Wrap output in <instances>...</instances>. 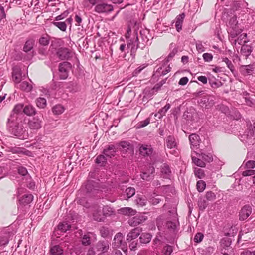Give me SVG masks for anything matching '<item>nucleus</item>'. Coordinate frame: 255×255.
<instances>
[{
	"label": "nucleus",
	"instance_id": "f257e3e1",
	"mask_svg": "<svg viewBox=\"0 0 255 255\" xmlns=\"http://www.w3.org/2000/svg\"><path fill=\"white\" fill-rule=\"evenodd\" d=\"M23 125V122L17 114L11 113L7 119L6 128L12 135L20 139H27L28 135Z\"/></svg>",
	"mask_w": 255,
	"mask_h": 255
},
{
	"label": "nucleus",
	"instance_id": "f03ea898",
	"mask_svg": "<svg viewBox=\"0 0 255 255\" xmlns=\"http://www.w3.org/2000/svg\"><path fill=\"white\" fill-rule=\"evenodd\" d=\"M228 26L230 29H229V33L231 38H235L242 31V29L239 27L237 17L235 16H233L230 19Z\"/></svg>",
	"mask_w": 255,
	"mask_h": 255
},
{
	"label": "nucleus",
	"instance_id": "7ed1b4c3",
	"mask_svg": "<svg viewBox=\"0 0 255 255\" xmlns=\"http://www.w3.org/2000/svg\"><path fill=\"white\" fill-rule=\"evenodd\" d=\"M255 133V122L248 127L247 130L241 136V140L245 143H251Z\"/></svg>",
	"mask_w": 255,
	"mask_h": 255
},
{
	"label": "nucleus",
	"instance_id": "20e7f679",
	"mask_svg": "<svg viewBox=\"0 0 255 255\" xmlns=\"http://www.w3.org/2000/svg\"><path fill=\"white\" fill-rule=\"evenodd\" d=\"M139 39L137 32L135 33L134 37L128 40L127 44L128 49L130 50V55L134 56L137 49L140 47Z\"/></svg>",
	"mask_w": 255,
	"mask_h": 255
},
{
	"label": "nucleus",
	"instance_id": "39448f33",
	"mask_svg": "<svg viewBox=\"0 0 255 255\" xmlns=\"http://www.w3.org/2000/svg\"><path fill=\"white\" fill-rule=\"evenodd\" d=\"M98 183L94 181H88L85 185L86 194L87 196H94L98 193Z\"/></svg>",
	"mask_w": 255,
	"mask_h": 255
},
{
	"label": "nucleus",
	"instance_id": "423d86ee",
	"mask_svg": "<svg viewBox=\"0 0 255 255\" xmlns=\"http://www.w3.org/2000/svg\"><path fill=\"white\" fill-rule=\"evenodd\" d=\"M200 105L206 109H209L215 104L214 98L213 96L206 95L200 98L198 101Z\"/></svg>",
	"mask_w": 255,
	"mask_h": 255
},
{
	"label": "nucleus",
	"instance_id": "0eeeda50",
	"mask_svg": "<svg viewBox=\"0 0 255 255\" xmlns=\"http://www.w3.org/2000/svg\"><path fill=\"white\" fill-rule=\"evenodd\" d=\"M71 67V64L68 62H63L59 64V72L60 79H66L68 77L69 69Z\"/></svg>",
	"mask_w": 255,
	"mask_h": 255
},
{
	"label": "nucleus",
	"instance_id": "6e6552de",
	"mask_svg": "<svg viewBox=\"0 0 255 255\" xmlns=\"http://www.w3.org/2000/svg\"><path fill=\"white\" fill-rule=\"evenodd\" d=\"M27 125L31 130H37L42 127V121L38 116H35L29 119Z\"/></svg>",
	"mask_w": 255,
	"mask_h": 255
},
{
	"label": "nucleus",
	"instance_id": "1a4fd4ad",
	"mask_svg": "<svg viewBox=\"0 0 255 255\" xmlns=\"http://www.w3.org/2000/svg\"><path fill=\"white\" fill-rule=\"evenodd\" d=\"M56 55L61 60H67L71 57V51L67 48L61 47L57 50Z\"/></svg>",
	"mask_w": 255,
	"mask_h": 255
},
{
	"label": "nucleus",
	"instance_id": "9d476101",
	"mask_svg": "<svg viewBox=\"0 0 255 255\" xmlns=\"http://www.w3.org/2000/svg\"><path fill=\"white\" fill-rule=\"evenodd\" d=\"M113 10V7L112 5L103 2L99 3L95 7V11L99 13L110 12Z\"/></svg>",
	"mask_w": 255,
	"mask_h": 255
},
{
	"label": "nucleus",
	"instance_id": "9b49d317",
	"mask_svg": "<svg viewBox=\"0 0 255 255\" xmlns=\"http://www.w3.org/2000/svg\"><path fill=\"white\" fill-rule=\"evenodd\" d=\"M154 172V167L149 165L147 169L140 174L141 178L144 180L150 181L153 179Z\"/></svg>",
	"mask_w": 255,
	"mask_h": 255
},
{
	"label": "nucleus",
	"instance_id": "f8f14e48",
	"mask_svg": "<svg viewBox=\"0 0 255 255\" xmlns=\"http://www.w3.org/2000/svg\"><path fill=\"white\" fill-rule=\"evenodd\" d=\"M119 146H120V150L123 153L132 154L133 153L134 150L132 145L128 141H121L119 143Z\"/></svg>",
	"mask_w": 255,
	"mask_h": 255
},
{
	"label": "nucleus",
	"instance_id": "ddd939ff",
	"mask_svg": "<svg viewBox=\"0 0 255 255\" xmlns=\"http://www.w3.org/2000/svg\"><path fill=\"white\" fill-rule=\"evenodd\" d=\"M190 146L192 150H194L199 148L200 138L198 135L194 133L189 136Z\"/></svg>",
	"mask_w": 255,
	"mask_h": 255
},
{
	"label": "nucleus",
	"instance_id": "4468645a",
	"mask_svg": "<svg viewBox=\"0 0 255 255\" xmlns=\"http://www.w3.org/2000/svg\"><path fill=\"white\" fill-rule=\"evenodd\" d=\"M93 217L94 220L98 222L104 221L105 218L99 205H95L93 207Z\"/></svg>",
	"mask_w": 255,
	"mask_h": 255
},
{
	"label": "nucleus",
	"instance_id": "2eb2a0df",
	"mask_svg": "<svg viewBox=\"0 0 255 255\" xmlns=\"http://www.w3.org/2000/svg\"><path fill=\"white\" fill-rule=\"evenodd\" d=\"M168 61H166L161 66L157 68L155 71V74L157 75V76H162L168 72H169L171 70V68L169 65H167Z\"/></svg>",
	"mask_w": 255,
	"mask_h": 255
},
{
	"label": "nucleus",
	"instance_id": "dca6fc26",
	"mask_svg": "<svg viewBox=\"0 0 255 255\" xmlns=\"http://www.w3.org/2000/svg\"><path fill=\"white\" fill-rule=\"evenodd\" d=\"M124 235L122 233L119 232L117 233L113 239L112 245L113 248H118L122 246H124V242H123Z\"/></svg>",
	"mask_w": 255,
	"mask_h": 255
},
{
	"label": "nucleus",
	"instance_id": "f3484780",
	"mask_svg": "<svg viewBox=\"0 0 255 255\" xmlns=\"http://www.w3.org/2000/svg\"><path fill=\"white\" fill-rule=\"evenodd\" d=\"M252 208L249 205L244 206L239 213V219L240 220H246L251 214Z\"/></svg>",
	"mask_w": 255,
	"mask_h": 255
},
{
	"label": "nucleus",
	"instance_id": "a211bd4d",
	"mask_svg": "<svg viewBox=\"0 0 255 255\" xmlns=\"http://www.w3.org/2000/svg\"><path fill=\"white\" fill-rule=\"evenodd\" d=\"M97 251L106 253L109 249V243L107 241H99L95 245Z\"/></svg>",
	"mask_w": 255,
	"mask_h": 255
},
{
	"label": "nucleus",
	"instance_id": "6ab92c4d",
	"mask_svg": "<svg viewBox=\"0 0 255 255\" xmlns=\"http://www.w3.org/2000/svg\"><path fill=\"white\" fill-rule=\"evenodd\" d=\"M12 78L15 83H20L22 78L21 70L19 66H14L12 69Z\"/></svg>",
	"mask_w": 255,
	"mask_h": 255
},
{
	"label": "nucleus",
	"instance_id": "aec40b11",
	"mask_svg": "<svg viewBox=\"0 0 255 255\" xmlns=\"http://www.w3.org/2000/svg\"><path fill=\"white\" fill-rule=\"evenodd\" d=\"M140 154L143 156H149L153 152V149L150 145H142L139 147Z\"/></svg>",
	"mask_w": 255,
	"mask_h": 255
},
{
	"label": "nucleus",
	"instance_id": "412c9836",
	"mask_svg": "<svg viewBox=\"0 0 255 255\" xmlns=\"http://www.w3.org/2000/svg\"><path fill=\"white\" fill-rule=\"evenodd\" d=\"M49 255H65L63 249L59 245H54L50 247Z\"/></svg>",
	"mask_w": 255,
	"mask_h": 255
},
{
	"label": "nucleus",
	"instance_id": "4be33fe9",
	"mask_svg": "<svg viewBox=\"0 0 255 255\" xmlns=\"http://www.w3.org/2000/svg\"><path fill=\"white\" fill-rule=\"evenodd\" d=\"M145 220V219L143 216L137 215L128 220L129 224L131 226H136L142 223Z\"/></svg>",
	"mask_w": 255,
	"mask_h": 255
},
{
	"label": "nucleus",
	"instance_id": "5701e85b",
	"mask_svg": "<svg viewBox=\"0 0 255 255\" xmlns=\"http://www.w3.org/2000/svg\"><path fill=\"white\" fill-rule=\"evenodd\" d=\"M161 172L162 177L164 178L170 179L171 176V171L169 166L164 163L161 167Z\"/></svg>",
	"mask_w": 255,
	"mask_h": 255
},
{
	"label": "nucleus",
	"instance_id": "b1692460",
	"mask_svg": "<svg viewBox=\"0 0 255 255\" xmlns=\"http://www.w3.org/2000/svg\"><path fill=\"white\" fill-rule=\"evenodd\" d=\"M141 230L139 228H135L132 230L127 236V240L131 241V240L136 238L140 234Z\"/></svg>",
	"mask_w": 255,
	"mask_h": 255
},
{
	"label": "nucleus",
	"instance_id": "393cba45",
	"mask_svg": "<svg viewBox=\"0 0 255 255\" xmlns=\"http://www.w3.org/2000/svg\"><path fill=\"white\" fill-rule=\"evenodd\" d=\"M185 17V14L184 13H182L177 15L176 17L175 27L178 32H180L182 30V24Z\"/></svg>",
	"mask_w": 255,
	"mask_h": 255
},
{
	"label": "nucleus",
	"instance_id": "a878e982",
	"mask_svg": "<svg viewBox=\"0 0 255 255\" xmlns=\"http://www.w3.org/2000/svg\"><path fill=\"white\" fill-rule=\"evenodd\" d=\"M116 148L114 145H109L108 147L105 148L103 153L107 157L111 158L116 154Z\"/></svg>",
	"mask_w": 255,
	"mask_h": 255
},
{
	"label": "nucleus",
	"instance_id": "bb28decb",
	"mask_svg": "<svg viewBox=\"0 0 255 255\" xmlns=\"http://www.w3.org/2000/svg\"><path fill=\"white\" fill-rule=\"evenodd\" d=\"M254 69L255 66L254 65H244L241 67V72L242 74L245 76L251 75Z\"/></svg>",
	"mask_w": 255,
	"mask_h": 255
},
{
	"label": "nucleus",
	"instance_id": "cd10ccee",
	"mask_svg": "<svg viewBox=\"0 0 255 255\" xmlns=\"http://www.w3.org/2000/svg\"><path fill=\"white\" fill-rule=\"evenodd\" d=\"M194 152L197 155H199V157L205 162H206L209 163L213 161V157L210 153L206 154L205 153L203 152L202 150H200L199 152H197L196 151Z\"/></svg>",
	"mask_w": 255,
	"mask_h": 255
},
{
	"label": "nucleus",
	"instance_id": "c85d7f7f",
	"mask_svg": "<svg viewBox=\"0 0 255 255\" xmlns=\"http://www.w3.org/2000/svg\"><path fill=\"white\" fill-rule=\"evenodd\" d=\"M33 200V196L31 194H25L19 199L20 204L23 205H27L30 203Z\"/></svg>",
	"mask_w": 255,
	"mask_h": 255
},
{
	"label": "nucleus",
	"instance_id": "c756f323",
	"mask_svg": "<svg viewBox=\"0 0 255 255\" xmlns=\"http://www.w3.org/2000/svg\"><path fill=\"white\" fill-rule=\"evenodd\" d=\"M34 43L35 40L31 38L27 40L24 45L23 50L26 53L30 51L33 49Z\"/></svg>",
	"mask_w": 255,
	"mask_h": 255
},
{
	"label": "nucleus",
	"instance_id": "7c9ffc66",
	"mask_svg": "<svg viewBox=\"0 0 255 255\" xmlns=\"http://www.w3.org/2000/svg\"><path fill=\"white\" fill-rule=\"evenodd\" d=\"M89 196H87V194H86L85 196L78 198L77 199V203L82 205L86 208H89L90 206V203L87 199V197Z\"/></svg>",
	"mask_w": 255,
	"mask_h": 255
},
{
	"label": "nucleus",
	"instance_id": "2f4dec72",
	"mask_svg": "<svg viewBox=\"0 0 255 255\" xmlns=\"http://www.w3.org/2000/svg\"><path fill=\"white\" fill-rule=\"evenodd\" d=\"M252 51V47L249 45L243 44L241 49V54L246 58L249 56Z\"/></svg>",
	"mask_w": 255,
	"mask_h": 255
},
{
	"label": "nucleus",
	"instance_id": "473e14b6",
	"mask_svg": "<svg viewBox=\"0 0 255 255\" xmlns=\"http://www.w3.org/2000/svg\"><path fill=\"white\" fill-rule=\"evenodd\" d=\"M209 83L213 89H217L223 85V83L214 77L209 79Z\"/></svg>",
	"mask_w": 255,
	"mask_h": 255
},
{
	"label": "nucleus",
	"instance_id": "72a5a7b5",
	"mask_svg": "<svg viewBox=\"0 0 255 255\" xmlns=\"http://www.w3.org/2000/svg\"><path fill=\"white\" fill-rule=\"evenodd\" d=\"M247 34L243 33L240 34L237 39L234 40V44L235 45L236 43H238L240 45H243L247 43Z\"/></svg>",
	"mask_w": 255,
	"mask_h": 255
},
{
	"label": "nucleus",
	"instance_id": "f704fd0d",
	"mask_svg": "<svg viewBox=\"0 0 255 255\" xmlns=\"http://www.w3.org/2000/svg\"><path fill=\"white\" fill-rule=\"evenodd\" d=\"M23 112L28 116H31L36 114V110L33 106L28 105L24 107Z\"/></svg>",
	"mask_w": 255,
	"mask_h": 255
},
{
	"label": "nucleus",
	"instance_id": "c9c22d12",
	"mask_svg": "<svg viewBox=\"0 0 255 255\" xmlns=\"http://www.w3.org/2000/svg\"><path fill=\"white\" fill-rule=\"evenodd\" d=\"M198 155V157H195L192 155V160L193 163H194L196 165L201 167H205L206 166L205 162L202 160V159L199 157V155Z\"/></svg>",
	"mask_w": 255,
	"mask_h": 255
},
{
	"label": "nucleus",
	"instance_id": "e433bc0d",
	"mask_svg": "<svg viewBox=\"0 0 255 255\" xmlns=\"http://www.w3.org/2000/svg\"><path fill=\"white\" fill-rule=\"evenodd\" d=\"M151 238L152 235L150 234L144 233L141 235L139 239L141 243L147 244L151 241Z\"/></svg>",
	"mask_w": 255,
	"mask_h": 255
},
{
	"label": "nucleus",
	"instance_id": "4c0bfd02",
	"mask_svg": "<svg viewBox=\"0 0 255 255\" xmlns=\"http://www.w3.org/2000/svg\"><path fill=\"white\" fill-rule=\"evenodd\" d=\"M170 108V105L169 104H167L163 108L160 109L157 113L155 114V116L158 117L159 119L161 118L163 116L165 115V113Z\"/></svg>",
	"mask_w": 255,
	"mask_h": 255
},
{
	"label": "nucleus",
	"instance_id": "58836bf2",
	"mask_svg": "<svg viewBox=\"0 0 255 255\" xmlns=\"http://www.w3.org/2000/svg\"><path fill=\"white\" fill-rule=\"evenodd\" d=\"M103 214L104 218L107 216H110L114 213V209L108 205L104 206L102 209Z\"/></svg>",
	"mask_w": 255,
	"mask_h": 255
},
{
	"label": "nucleus",
	"instance_id": "ea45409f",
	"mask_svg": "<svg viewBox=\"0 0 255 255\" xmlns=\"http://www.w3.org/2000/svg\"><path fill=\"white\" fill-rule=\"evenodd\" d=\"M20 88L24 91L29 92L32 89V86L27 81L22 82L19 85Z\"/></svg>",
	"mask_w": 255,
	"mask_h": 255
},
{
	"label": "nucleus",
	"instance_id": "a19ab883",
	"mask_svg": "<svg viewBox=\"0 0 255 255\" xmlns=\"http://www.w3.org/2000/svg\"><path fill=\"white\" fill-rule=\"evenodd\" d=\"M167 147L170 149L175 148L176 146V143L174 137L169 136L166 139Z\"/></svg>",
	"mask_w": 255,
	"mask_h": 255
},
{
	"label": "nucleus",
	"instance_id": "79ce46f5",
	"mask_svg": "<svg viewBox=\"0 0 255 255\" xmlns=\"http://www.w3.org/2000/svg\"><path fill=\"white\" fill-rule=\"evenodd\" d=\"M120 211L123 214L128 216L134 215L136 212L135 210L129 207L121 208Z\"/></svg>",
	"mask_w": 255,
	"mask_h": 255
},
{
	"label": "nucleus",
	"instance_id": "37998d69",
	"mask_svg": "<svg viewBox=\"0 0 255 255\" xmlns=\"http://www.w3.org/2000/svg\"><path fill=\"white\" fill-rule=\"evenodd\" d=\"M8 148V151L13 154H24L25 153V149L23 148L18 147H10Z\"/></svg>",
	"mask_w": 255,
	"mask_h": 255
},
{
	"label": "nucleus",
	"instance_id": "c03bdc74",
	"mask_svg": "<svg viewBox=\"0 0 255 255\" xmlns=\"http://www.w3.org/2000/svg\"><path fill=\"white\" fill-rule=\"evenodd\" d=\"M103 1V0H85L83 2V5L85 7H89L91 4L92 6L99 4Z\"/></svg>",
	"mask_w": 255,
	"mask_h": 255
},
{
	"label": "nucleus",
	"instance_id": "a18cd8bd",
	"mask_svg": "<svg viewBox=\"0 0 255 255\" xmlns=\"http://www.w3.org/2000/svg\"><path fill=\"white\" fill-rule=\"evenodd\" d=\"M71 228V225L66 222L60 223L58 226L59 230L62 232H66Z\"/></svg>",
	"mask_w": 255,
	"mask_h": 255
},
{
	"label": "nucleus",
	"instance_id": "49530a36",
	"mask_svg": "<svg viewBox=\"0 0 255 255\" xmlns=\"http://www.w3.org/2000/svg\"><path fill=\"white\" fill-rule=\"evenodd\" d=\"M36 105L40 108H44L47 105L46 100L44 98L39 97L36 100Z\"/></svg>",
	"mask_w": 255,
	"mask_h": 255
},
{
	"label": "nucleus",
	"instance_id": "de8ad7c7",
	"mask_svg": "<svg viewBox=\"0 0 255 255\" xmlns=\"http://www.w3.org/2000/svg\"><path fill=\"white\" fill-rule=\"evenodd\" d=\"M52 24L62 31L66 30L67 25L65 22H53Z\"/></svg>",
	"mask_w": 255,
	"mask_h": 255
},
{
	"label": "nucleus",
	"instance_id": "09e8293b",
	"mask_svg": "<svg viewBox=\"0 0 255 255\" xmlns=\"http://www.w3.org/2000/svg\"><path fill=\"white\" fill-rule=\"evenodd\" d=\"M64 111V107L61 105H56L52 108L53 113L55 115H60Z\"/></svg>",
	"mask_w": 255,
	"mask_h": 255
},
{
	"label": "nucleus",
	"instance_id": "8fccbe9b",
	"mask_svg": "<svg viewBox=\"0 0 255 255\" xmlns=\"http://www.w3.org/2000/svg\"><path fill=\"white\" fill-rule=\"evenodd\" d=\"M198 207L201 210H204L207 206V201L203 198H200L198 202Z\"/></svg>",
	"mask_w": 255,
	"mask_h": 255
},
{
	"label": "nucleus",
	"instance_id": "3c124183",
	"mask_svg": "<svg viewBox=\"0 0 255 255\" xmlns=\"http://www.w3.org/2000/svg\"><path fill=\"white\" fill-rule=\"evenodd\" d=\"M206 183L203 180H199L197 182L196 187L199 192H203L206 187Z\"/></svg>",
	"mask_w": 255,
	"mask_h": 255
},
{
	"label": "nucleus",
	"instance_id": "603ef678",
	"mask_svg": "<svg viewBox=\"0 0 255 255\" xmlns=\"http://www.w3.org/2000/svg\"><path fill=\"white\" fill-rule=\"evenodd\" d=\"M50 38L48 35L41 37L39 40V43L43 46H47L49 44Z\"/></svg>",
	"mask_w": 255,
	"mask_h": 255
},
{
	"label": "nucleus",
	"instance_id": "864d4df0",
	"mask_svg": "<svg viewBox=\"0 0 255 255\" xmlns=\"http://www.w3.org/2000/svg\"><path fill=\"white\" fill-rule=\"evenodd\" d=\"M125 195L128 198H129L133 196L135 193V189L132 187H128L125 191Z\"/></svg>",
	"mask_w": 255,
	"mask_h": 255
},
{
	"label": "nucleus",
	"instance_id": "5fc2aeb1",
	"mask_svg": "<svg viewBox=\"0 0 255 255\" xmlns=\"http://www.w3.org/2000/svg\"><path fill=\"white\" fill-rule=\"evenodd\" d=\"M194 174L196 177L200 179L203 178L205 176L203 170L200 168H195L194 169Z\"/></svg>",
	"mask_w": 255,
	"mask_h": 255
},
{
	"label": "nucleus",
	"instance_id": "6e6d98bb",
	"mask_svg": "<svg viewBox=\"0 0 255 255\" xmlns=\"http://www.w3.org/2000/svg\"><path fill=\"white\" fill-rule=\"evenodd\" d=\"M222 61L226 64L227 67L232 72L234 71V66L231 60H230L228 58L225 57L223 58Z\"/></svg>",
	"mask_w": 255,
	"mask_h": 255
},
{
	"label": "nucleus",
	"instance_id": "4d7b16f0",
	"mask_svg": "<svg viewBox=\"0 0 255 255\" xmlns=\"http://www.w3.org/2000/svg\"><path fill=\"white\" fill-rule=\"evenodd\" d=\"M100 233L102 237L103 238L107 237L110 234L108 228L106 227H102L100 229Z\"/></svg>",
	"mask_w": 255,
	"mask_h": 255
},
{
	"label": "nucleus",
	"instance_id": "13d9d810",
	"mask_svg": "<svg viewBox=\"0 0 255 255\" xmlns=\"http://www.w3.org/2000/svg\"><path fill=\"white\" fill-rule=\"evenodd\" d=\"M105 156V155H100L98 156L96 159V162L97 164H101L102 165H104L107 161V159Z\"/></svg>",
	"mask_w": 255,
	"mask_h": 255
},
{
	"label": "nucleus",
	"instance_id": "bf43d9fd",
	"mask_svg": "<svg viewBox=\"0 0 255 255\" xmlns=\"http://www.w3.org/2000/svg\"><path fill=\"white\" fill-rule=\"evenodd\" d=\"M147 33H148V31L146 30H142L140 31V37H141L143 42L144 43H143L144 45L145 43L146 44L149 41V39L146 35Z\"/></svg>",
	"mask_w": 255,
	"mask_h": 255
},
{
	"label": "nucleus",
	"instance_id": "052dcab7",
	"mask_svg": "<svg viewBox=\"0 0 255 255\" xmlns=\"http://www.w3.org/2000/svg\"><path fill=\"white\" fill-rule=\"evenodd\" d=\"M81 241L83 245H89L91 244L90 236L88 234L84 235L82 238Z\"/></svg>",
	"mask_w": 255,
	"mask_h": 255
},
{
	"label": "nucleus",
	"instance_id": "680f3d73",
	"mask_svg": "<svg viewBox=\"0 0 255 255\" xmlns=\"http://www.w3.org/2000/svg\"><path fill=\"white\" fill-rule=\"evenodd\" d=\"M150 119L149 118L139 122L137 125V128H140L148 125L150 123Z\"/></svg>",
	"mask_w": 255,
	"mask_h": 255
},
{
	"label": "nucleus",
	"instance_id": "e2e57ef3",
	"mask_svg": "<svg viewBox=\"0 0 255 255\" xmlns=\"http://www.w3.org/2000/svg\"><path fill=\"white\" fill-rule=\"evenodd\" d=\"M205 198L207 199V200L209 201H212L215 200L216 195L214 193H213L212 191H208L206 193Z\"/></svg>",
	"mask_w": 255,
	"mask_h": 255
},
{
	"label": "nucleus",
	"instance_id": "0e129e2a",
	"mask_svg": "<svg viewBox=\"0 0 255 255\" xmlns=\"http://www.w3.org/2000/svg\"><path fill=\"white\" fill-rule=\"evenodd\" d=\"M23 104H17L15 106L12 113H15L17 114L19 116L18 113L21 112L22 110L23 111Z\"/></svg>",
	"mask_w": 255,
	"mask_h": 255
},
{
	"label": "nucleus",
	"instance_id": "69168bd1",
	"mask_svg": "<svg viewBox=\"0 0 255 255\" xmlns=\"http://www.w3.org/2000/svg\"><path fill=\"white\" fill-rule=\"evenodd\" d=\"M244 99L246 104L248 106L251 107L255 104V100L250 96L245 97Z\"/></svg>",
	"mask_w": 255,
	"mask_h": 255
},
{
	"label": "nucleus",
	"instance_id": "338daca9",
	"mask_svg": "<svg viewBox=\"0 0 255 255\" xmlns=\"http://www.w3.org/2000/svg\"><path fill=\"white\" fill-rule=\"evenodd\" d=\"M204 238V235L202 233L198 232L194 236V241L196 243L201 242Z\"/></svg>",
	"mask_w": 255,
	"mask_h": 255
},
{
	"label": "nucleus",
	"instance_id": "774afa93",
	"mask_svg": "<svg viewBox=\"0 0 255 255\" xmlns=\"http://www.w3.org/2000/svg\"><path fill=\"white\" fill-rule=\"evenodd\" d=\"M136 202L137 205L142 207L146 205V200L144 198L139 197L136 199Z\"/></svg>",
	"mask_w": 255,
	"mask_h": 255
}]
</instances>
